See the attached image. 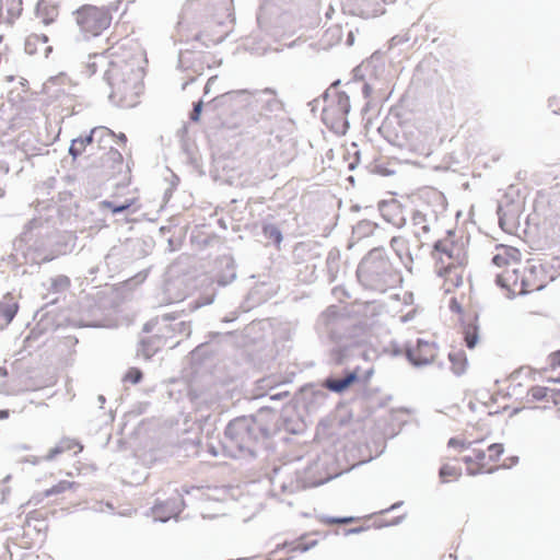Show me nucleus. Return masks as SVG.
Segmentation results:
<instances>
[{
	"label": "nucleus",
	"mask_w": 560,
	"mask_h": 560,
	"mask_svg": "<svg viewBox=\"0 0 560 560\" xmlns=\"http://www.w3.org/2000/svg\"><path fill=\"white\" fill-rule=\"evenodd\" d=\"M319 337L330 345L327 358L330 365H343L349 360L364 357L370 332L366 323L328 306L315 325Z\"/></svg>",
	"instance_id": "f257e3e1"
},
{
	"label": "nucleus",
	"mask_w": 560,
	"mask_h": 560,
	"mask_svg": "<svg viewBox=\"0 0 560 560\" xmlns=\"http://www.w3.org/2000/svg\"><path fill=\"white\" fill-rule=\"evenodd\" d=\"M277 413L260 408L256 413L243 415L228 422L221 441L231 458L255 459L269 450L277 431Z\"/></svg>",
	"instance_id": "f03ea898"
},
{
	"label": "nucleus",
	"mask_w": 560,
	"mask_h": 560,
	"mask_svg": "<svg viewBox=\"0 0 560 560\" xmlns=\"http://www.w3.org/2000/svg\"><path fill=\"white\" fill-rule=\"evenodd\" d=\"M71 238V234H49L44 237L39 233L34 235L32 230L25 231L13 242L14 253L1 259L0 271L7 279L13 280L32 276L40 264L70 252L74 246L69 244Z\"/></svg>",
	"instance_id": "7ed1b4c3"
},
{
	"label": "nucleus",
	"mask_w": 560,
	"mask_h": 560,
	"mask_svg": "<svg viewBox=\"0 0 560 560\" xmlns=\"http://www.w3.org/2000/svg\"><path fill=\"white\" fill-rule=\"evenodd\" d=\"M106 67L104 79L110 88L109 100L121 107L132 106L143 89V71L133 62L109 61L103 54L89 56L84 73L92 77L98 68Z\"/></svg>",
	"instance_id": "20e7f679"
},
{
	"label": "nucleus",
	"mask_w": 560,
	"mask_h": 560,
	"mask_svg": "<svg viewBox=\"0 0 560 560\" xmlns=\"http://www.w3.org/2000/svg\"><path fill=\"white\" fill-rule=\"evenodd\" d=\"M79 34L84 40L98 37L110 26L113 16L108 7L83 4L72 12Z\"/></svg>",
	"instance_id": "39448f33"
},
{
	"label": "nucleus",
	"mask_w": 560,
	"mask_h": 560,
	"mask_svg": "<svg viewBox=\"0 0 560 560\" xmlns=\"http://www.w3.org/2000/svg\"><path fill=\"white\" fill-rule=\"evenodd\" d=\"M353 80L362 81V94L366 98V103L362 108V113L366 114L370 110L372 102L369 100L372 92L382 90L381 80L385 72V62L381 52H374L370 58L362 61L353 69Z\"/></svg>",
	"instance_id": "423d86ee"
},
{
	"label": "nucleus",
	"mask_w": 560,
	"mask_h": 560,
	"mask_svg": "<svg viewBox=\"0 0 560 560\" xmlns=\"http://www.w3.org/2000/svg\"><path fill=\"white\" fill-rule=\"evenodd\" d=\"M140 282H105L96 287L93 294V307L102 314L117 311L121 303L132 298Z\"/></svg>",
	"instance_id": "0eeeda50"
},
{
	"label": "nucleus",
	"mask_w": 560,
	"mask_h": 560,
	"mask_svg": "<svg viewBox=\"0 0 560 560\" xmlns=\"http://www.w3.org/2000/svg\"><path fill=\"white\" fill-rule=\"evenodd\" d=\"M322 112L323 122L336 133H346L349 128L350 97L343 91H335Z\"/></svg>",
	"instance_id": "6e6552de"
},
{
	"label": "nucleus",
	"mask_w": 560,
	"mask_h": 560,
	"mask_svg": "<svg viewBox=\"0 0 560 560\" xmlns=\"http://www.w3.org/2000/svg\"><path fill=\"white\" fill-rule=\"evenodd\" d=\"M392 264L383 247L372 248L360 261L357 268L358 280L370 278L371 280H384L390 277Z\"/></svg>",
	"instance_id": "1a4fd4ad"
},
{
	"label": "nucleus",
	"mask_w": 560,
	"mask_h": 560,
	"mask_svg": "<svg viewBox=\"0 0 560 560\" xmlns=\"http://www.w3.org/2000/svg\"><path fill=\"white\" fill-rule=\"evenodd\" d=\"M195 491L200 492V488L198 486L183 485L180 489H176V497L168 498L165 501L155 500L151 508L154 521L166 523L171 518H177L186 506L184 495Z\"/></svg>",
	"instance_id": "9d476101"
},
{
	"label": "nucleus",
	"mask_w": 560,
	"mask_h": 560,
	"mask_svg": "<svg viewBox=\"0 0 560 560\" xmlns=\"http://www.w3.org/2000/svg\"><path fill=\"white\" fill-rule=\"evenodd\" d=\"M252 116L247 117V125L258 124L271 114L283 110V103L277 98V93L271 88L253 91Z\"/></svg>",
	"instance_id": "9b49d317"
},
{
	"label": "nucleus",
	"mask_w": 560,
	"mask_h": 560,
	"mask_svg": "<svg viewBox=\"0 0 560 560\" xmlns=\"http://www.w3.org/2000/svg\"><path fill=\"white\" fill-rule=\"evenodd\" d=\"M253 91L234 90L222 93L211 100L209 105L213 108H221L224 114H237L244 112L248 117L252 116Z\"/></svg>",
	"instance_id": "f8f14e48"
},
{
	"label": "nucleus",
	"mask_w": 560,
	"mask_h": 560,
	"mask_svg": "<svg viewBox=\"0 0 560 560\" xmlns=\"http://www.w3.org/2000/svg\"><path fill=\"white\" fill-rule=\"evenodd\" d=\"M318 470L319 464L316 463L308 466L303 472H296L294 480H291L289 483L283 481L280 485L282 492L293 493L300 490H305L307 488L318 487L336 477V474L328 472L315 476Z\"/></svg>",
	"instance_id": "ddd939ff"
},
{
	"label": "nucleus",
	"mask_w": 560,
	"mask_h": 560,
	"mask_svg": "<svg viewBox=\"0 0 560 560\" xmlns=\"http://www.w3.org/2000/svg\"><path fill=\"white\" fill-rule=\"evenodd\" d=\"M435 342H430L422 338H418L415 343H405L404 354L411 365L421 368L429 365L433 361L435 355Z\"/></svg>",
	"instance_id": "4468645a"
},
{
	"label": "nucleus",
	"mask_w": 560,
	"mask_h": 560,
	"mask_svg": "<svg viewBox=\"0 0 560 560\" xmlns=\"http://www.w3.org/2000/svg\"><path fill=\"white\" fill-rule=\"evenodd\" d=\"M332 295L339 302L350 301L353 304H369L373 302L368 296L365 282H343L331 289Z\"/></svg>",
	"instance_id": "2eb2a0df"
},
{
	"label": "nucleus",
	"mask_w": 560,
	"mask_h": 560,
	"mask_svg": "<svg viewBox=\"0 0 560 560\" xmlns=\"http://www.w3.org/2000/svg\"><path fill=\"white\" fill-rule=\"evenodd\" d=\"M275 284L276 282H255L240 305L242 311L249 312L272 298L278 290Z\"/></svg>",
	"instance_id": "dca6fc26"
},
{
	"label": "nucleus",
	"mask_w": 560,
	"mask_h": 560,
	"mask_svg": "<svg viewBox=\"0 0 560 560\" xmlns=\"http://www.w3.org/2000/svg\"><path fill=\"white\" fill-rule=\"evenodd\" d=\"M360 368L345 369L341 374L331 373L324 378V387L335 394H343L352 385L361 382Z\"/></svg>",
	"instance_id": "f3484780"
},
{
	"label": "nucleus",
	"mask_w": 560,
	"mask_h": 560,
	"mask_svg": "<svg viewBox=\"0 0 560 560\" xmlns=\"http://www.w3.org/2000/svg\"><path fill=\"white\" fill-rule=\"evenodd\" d=\"M58 301H59L58 296L50 299L44 305V307H42L36 313L35 317H37V315L39 313H42V315H40V318L37 320L35 327L31 330V332L24 340V342L27 343L28 347H32V342L38 340L39 337H42L43 335H45L47 332H54L56 330L57 326L55 325L54 317L50 315L49 312H44V310L50 304L58 303Z\"/></svg>",
	"instance_id": "a211bd4d"
},
{
	"label": "nucleus",
	"mask_w": 560,
	"mask_h": 560,
	"mask_svg": "<svg viewBox=\"0 0 560 560\" xmlns=\"http://www.w3.org/2000/svg\"><path fill=\"white\" fill-rule=\"evenodd\" d=\"M185 311L182 310V311H175L172 313H166V314L161 315V318L163 322V327H160L159 330L161 331V334L163 336L179 335V336L187 338L191 335L190 322H187V320L176 322L177 319H179L182 317V314Z\"/></svg>",
	"instance_id": "6ab92c4d"
},
{
	"label": "nucleus",
	"mask_w": 560,
	"mask_h": 560,
	"mask_svg": "<svg viewBox=\"0 0 560 560\" xmlns=\"http://www.w3.org/2000/svg\"><path fill=\"white\" fill-rule=\"evenodd\" d=\"M454 242L438 240L433 244V257L436 260V273L443 277L454 262Z\"/></svg>",
	"instance_id": "aec40b11"
},
{
	"label": "nucleus",
	"mask_w": 560,
	"mask_h": 560,
	"mask_svg": "<svg viewBox=\"0 0 560 560\" xmlns=\"http://www.w3.org/2000/svg\"><path fill=\"white\" fill-rule=\"evenodd\" d=\"M326 389L327 388L324 387V382L320 387L314 384H308L303 387L301 393L302 400L310 411L315 410L325 402L327 398Z\"/></svg>",
	"instance_id": "412c9836"
},
{
	"label": "nucleus",
	"mask_w": 560,
	"mask_h": 560,
	"mask_svg": "<svg viewBox=\"0 0 560 560\" xmlns=\"http://www.w3.org/2000/svg\"><path fill=\"white\" fill-rule=\"evenodd\" d=\"M184 283L185 282H163L162 292L159 296L160 304L183 302L187 296Z\"/></svg>",
	"instance_id": "4be33fe9"
},
{
	"label": "nucleus",
	"mask_w": 560,
	"mask_h": 560,
	"mask_svg": "<svg viewBox=\"0 0 560 560\" xmlns=\"http://www.w3.org/2000/svg\"><path fill=\"white\" fill-rule=\"evenodd\" d=\"M19 310V303L11 292H7L0 301V318L2 327H7L15 317Z\"/></svg>",
	"instance_id": "5701e85b"
},
{
	"label": "nucleus",
	"mask_w": 560,
	"mask_h": 560,
	"mask_svg": "<svg viewBox=\"0 0 560 560\" xmlns=\"http://www.w3.org/2000/svg\"><path fill=\"white\" fill-rule=\"evenodd\" d=\"M220 336V332H210V340L201 342L190 352L191 361L194 363L201 364L207 358L214 354L217 349L212 346L211 341Z\"/></svg>",
	"instance_id": "b1692460"
},
{
	"label": "nucleus",
	"mask_w": 560,
	"mask_h": 560,
	"mask_svg": "<svg viewBox=\"0 0 560 560\" xmlns=\"http://www.w3.org/2000/svg\"><path fill=\"white\" fill-rule=\"evenodd\" d=\"M478 317V314H474L470 323L462 320L464 341L468 349H474L479 342Z\"/></svg>",
	"instance_id": "393cba45"
},
{
	"label": "nucleus",
	"mask_w": 560,
	"mask_h": 560,
	"mask_svg": "<svg viewBox=\"0 0 560 560\" xmlns=\"http://www.w3.org/2000/svg\"><path fill=\"white\" fill-rule=\"evenodd\" d=\"M452 372L456 376H462L466 373L468 366V359L466 352L462 349L448 353Z\"/></svg>",
	"instance_id": "a878e982"
},
{
	"label": "nucleus",
	"mask_w": 560,
	"mask_h": 560,
	"mask_svg": "<svg viewBox=\"0 0 560 560\" xmlns=\"http://www.w3.org/2000/svg\"><path fill=\"white\" fill-rule=\"evenodd\" d=\"M124 163L122 154L115 148L110 147L109 150L102 156V165L112 168L110 175L119 173Z\"/></svg>",
	"instance_id": "bb28decb"
},
{
	"label": "nucleus",
	"mask_w": 560,
	"mask_h": 560,
	"mask_svg": "<svg viewBox=\"0 0 560 560\" xmlns=\"http://www.w3.org/2000/svg\"><path fill=\"white\" fill-rule=\"evenodd\" d=\"M538 268L546 275V277L548 278L547 280H557V278L560 276V259L557 258L553 259L552 262H542L539 264L538 266L532 265L528 267V270L530 271V273H534L535 277H538Z\"/></svg>",
	"instance_id": "cd10ccee"
},
{
	"label": "nucleus",
	"mask_w": 560,
	"mask_h": 560,
	"mask_svg": "<svg viewBox=\"0 0 560 560\" xmlns=\"http://www.w3.org/2000/svg\"><path fill=\"white\" fill-rule=\"evenodd\" d=\"M215 295V290L211 287H207L206 290L201 292L197 299L189 302V311L194 312L202 306L212 304Z\"/></svg>",
	"instance_id": "c85d7f7f"
},
{
	"label": "nucleus",
	"mask_w": 560,
	"mask_h": 560,
	"mask_svg": "<svg viewBox=\"0 0 560 560\" xmlns=\"http://www.w3.org/2000/svg\"><path fill=\"white\" fill-rule=\"evenodd\" d=\"M136 202L135 198L125 199L122 202L112 200H103L100 202L101 208L108 209L113 214L124 213L129 210Z\"/></svg>",
	"instance_id": "c756f323"
},
{
	"label": "nucleus",
	"mask_w": 560,
	"mask_h": 560,
	"mask_svg": "<svg viewBox=\"0 0 560 560\" xmlns=\"http://www.w3.org/2000/svg\"><path fill=\"white\" fill-rule=\"evenodd\" d=\"M261 233L269 243L276 246H279L283 240L281 230L273 223H264Z\"/></svg>",
	"instance_id": "7c9ffc66"
},
{
	"label": "nucleus",
	"mask_w": 560,
	"mask_h": 560,
	"mask_svg": "<svg viewBox=\"0 0 560 560\" xmlns=\"http://www.w3.org/2000/svg\"><path fill=\"white\" fill-rule=\"evenodd\" d=\"M376 228V223L370 220H361L353 226V234H355L359 238L366 237L371 235Z\"/></svg>",
	"instance_id": "2f4dec72"
},
{
	"label": "nucleus",
	"mask_w": 560,
	"mask_h": 560,
	"mask_svg": "<svg viewBox=\"0 0 560 560\" xmlns=\"http://www.w3.org/2000/svg\"><path fill=\"white\" fill-rule=\"evenodd\" d=\"M158 347L153 345V340L151 338L141 339L138 346L137 354L143 357L145 360H149L156 352Z\"/></svg>",
	"instance_id": "473e14b6"
},
{
	"label": "nucleus",
	"mask_w": 560,
	"mask_h": 560,
	"mask_svg": "<svg viewBox=\"0 0 560 560\" xmlns=\"http://www.w3.org/2000/svg\"><path fill=\"white\" fill-rule=\"evenodd\" d=\"M472 453H474L475 463H477L479 465V468L474 469V468L467 467L466 471H467V475H469V476H476V475L485 472L486 452L483 450L474 448Z\"/></svg>",
	"instance_id": "72a5a7b5"
},
{
	"label": "nucleus",
	"mask_w": 560,
	"mask_h": 560,
	"mask_svg": "<svg viewBox=\"0 0 560 560\" xmlns=\"http://www.w3.org/2000/svg\"><path fill=\"white\" fill-rule=\"evenodd\" d=\"M75 486H77V483L73 482V481L61 480L57 485H55L51 488L45 490L40 495L44 497V498L57 495L59 493L65 492L68 489H71V488L75 487Z\"/></svg>",
	"instance_id": "f704fd0d"
},
{
	"label": "nucleus",
	"mask_w": 560,
	"mask_h": 560,
	"mask_svg": "<svg viewBox=\"0 0 560 560\" xmlns=\"http://www.w3.org/2000/svg\"><path fill=\"white\" fill-rule=\"evenodd\" d=\"M195 45H191V48H182L178 55V67L180 68H189L191 67V57L195 54Z\"/></svg>",
	"instance_id": "c9c22d12"
},
{
	"label": "nucleus",
	"mask_w": 560,
	"mask_h": 560,
	"mask_svg": "<svg viewBox=\"0 0 560 560\" xmlns=\"http://www.w3.org/2000/svg\"><path fill=\"white\" fill-rule=\"evenodd\" d=\"M548 392V387L535 385L527 390V396H530L533 401H542L547 398Z\"/></svg>",
	"instance_id": "e433bc0d"
},
{
	"label": "nucleus",
	"mask_w": 560,
	"mask_h": 560,
	"mask_svg": "<svg viewBox=\"0 0 560 560\" xmlns=\"http://www.w3.org/2000/svg\"><path fill=\"white\" fill-rule=\"evenodd\" d=\"M462 474L460 468L444 464L439 470V476L443 482H446L447 477H459Z\"/></svg>",
	"instance_id": "4c0bfd02"
},
{
	"label": "nucleus",
	"mask_w": 560,
	"mask_h": 560,
	"mask_svg": "<svg viewBox=\"0 0 560 560\" xmlns=\"http://www.w3.org/2000/svg\"><path fill=\"white\" fill-rule=\"evenodd\" d=\"M143 378V372L139 368H130L125 373L122 381L130 384H139Z\"/></svg>",
	"instance_id": "58836bf2"
},
{
	"label": "nucleus",
	"mask_w": 560,
	"mask_h": 560,
	"mask_svg": "<svg viewBox=\"0 0 560 560\" xmlns=\"http://www.w3.org/2000/svg\"><path fill=\"white\" fill-rule=\"evenodd\" d=\"M42 45L38 42L37 36L28 35L25 39L24 49L28 55H36L40 52Z\"/></svg>",
	"instance_id": "ea45409f"
},
{
	"label": "nucleus",
	"mask_w": 560,
	"mask_h": 560,
	"mask_svg": "<svg viewBox=\"0 0 560 560\" xmlns=\"http://www.w3.org/2000/svg\"><path fill=\"white\" fill-rule=\"evenodd\" d=\"M37 14L42 19V22L45 25H50L51 23L55 22L57 15H58V11L56 8H50V9L45 8L43 11L38 8Z\"/></svg>",
	"instance_id": "a19ab883"
},
{
	"label": "nucleus",
	"mask_w": 560,
	"mask_h": 560,
	"mask_svg": "<svg viewBox=\"0 0 560 560\" xmlns=\"http://www.w3.org/2000/svg\"><path fill=\"white\" fill-rule=\"evenodd\" d=\"M85 147L82 144V140L79 138L72 139L69 147V155L75 161L84 151Z\"/></svg>",
	"instance_id": "79ce46f5"
},
{
	"label": "nucleus",
	"mask_w": 560,
	"mask_h": 560,
	"mask_svg": "<svg viewBox=\"0 0 560 560\" xmlns=\"http://www.w3.org/2000/svg\"><path fill=\"white\" fill-rule=\"evenodd\" d=\"M97 128H102L105 132H97V135L94 137V142H97L100 147L105 148L107 140H110L115 137V132L104 126H98Z\"/></svg>",
	"instance_id": "37998d69"
},
{
	"label": "nucleus",
	"mask_w": 560,
	"mask_h": 560,
	"mask_svg": "<svg viewBox=\"0 0 560 560\" xmlns=\"http://www.w3.org/2000/svg\"><path fill=\"white\" fill-rule=\"evenodd\" d=\"M489 452V460L497 462L504 452V446L502 443H492L488 446Z\"/></svg>",
	"instance_id": "c03bdc74"
},
{
	"label": "nucleus",
	"mask_w": 560,
	"mask_h": 560,
	"mask_svg": "<svg viewBox=\"0 0 560 560\" xmlns=\"http://www.w3.org/2000/svg\"><path fill=\"white\" fill-rule=\"evenodd\" d=\"M513 283V287H517L518 285V294L520 295H526L529 291H533V290H536V291H541L546 288V284L542 283L536 288H532V283L533 282H512Z\"/></svg>",
	"instance_id": "a18cd8bd"
},
{
	"label": "nucleus",
	"mask_w": 560,
	"mask_h": 560,
	"mask_svg": "<svg viewBox=\"0 0 560 560\" xmlns=\"http://www.w3.org/2000/svg\"><path fill=\"white\" fill-rule=\"evenodd\" d=\"M202 108H203V102L201 100H199L198 102H195L192 104V109L189 113V119L192 122H198L200 120Z\"/></svg>",
	"instance_id": "49530a36"
},
{
	"label": "nucleus",
	"mask_w": 560,
	"mask_h": 560,
	"mask_svg": "<svg viewBox=\"0 0 560 560\" xmlns=\"http://www.w3.org/2000/svg\"><path fill=\"white\" fill-rule=\"evenodd\" d=\"M427 221V218H425V214L422 213L421 211L419 210H416L412 214V223L413 225H419V224H423L421 226V230L422 232L427 233L429 232L430 228L428 224H424V222Z\"/></svg>",
	"instance_id": "de8ad7c7"
},
{
	"label": "nucleus",
	"mask_w": 560,
	"mask_h": 560,
	"mask_svg": "<svg viewBox=\"0 0 560 560\" xmlns=\"http://www.w3.org/2000/svg\"><path fill=\"white\" fill-rule=\"evenodd\" d=\"M32 36H37L39 44L42 45V50L44 57L47 58L49 54L52 51V47L48 46L49 37L46 34H31Z\"/></svg>",
	"instance_id": "09e8293b"
},
{
	"label": "nucleus",
	"mask_w": 560,
	"mask_h": 560,
	"mask_svg": "<svg viewBox=\"0 0 560 560\" xmlns=\"http://www.w3.org/2000/svg\"><path fill=\"white\" fill-rule=\"evenodd\" d=\"M483 440H476L474 443H481ZM472 442H465L462 440H458L457 438H451L447 442V445L450 447H459L460 450H467L470 447Z\"/></svg>",
	"instance_id": "8fccbe9b"
},
{
	"label": "nucleus",
	"mask_w": 560,
	"mask_h": 560,
	"mask_svg": "<svg viewBox=\"0 0 560 560\" xmlns=\"http://www.w3.org/2000/svg\"><path fill=\"white\" fill-rule=\"evenodd\" d=\"M97 132H105L102 128H92L89 133L85 136L78 137L82 140V144L86 148L88 145L94 143V137Z\"/></svg>",
	"instance_id": "3c124183"
},
{
	"label": "nucleus",
	"mask_w": 560,
	"mask_h": 560,
	"mask_svg": "<svg viewBox=\"0 0 560 560\" xmlns=\"http://www.w3.org/2000/svg\"><path fill=\"white\" fill-rule=\"evenodd\" d=\"M409 33L397 34L390 38V48L401 46L410 40Z\"/></svg>",
	"instance_id": "603ef678"
},
{
	"label": "nucleus",
	"mask_w": 560,
	"mask_h": 560,
	"mask_svg": "<svg viewBox=\"0 0 560 560\" xmlns=\"http://www.w3.org/2000/svg\"><path fill=\"white\" fill-rule=\"evenodd\" d=\"M210 1L211 2L209 3V5L213 10H225V11H229L230 7L233 3V0H210Z\"/></svg>",
	"instance_id": "864d4df0"
},
{
	"label": "nucleus",
	"mask_w": 560,
	"mask_h": 560,
	"mask_svg": "<svg viewBox=\"0 0 560 560\" xmlns=\"http://www.w3.org/2000/svg\"><path fill=\"white\" fill-rule=\"evenodd\" d=\"M65 452V447H63V444H57L56 446H54L52 448L49 450V452L47 453V455H45L43 457L44 460H52L55 459L58 455L62 454Z\"/></svg>",
	"instance_id": "5fc2aeb1"
},
{
	"label": "nucleus",
	"mask_w": 560,
	"mask_h": 560,
	"mask_svg": "<svg viewBox=\"0 0 560 560\" xmlns=\"http://www.w3.org/2000/svg\"><path fill=\"white\" fill-rule=\"evenodd\" d=\"M70 285V282H50V287L48 289L49 293L57 294L66 291Z\"/></svg>",
	"instance_id": "6e6d98bb"
},
{
	"label": "nucleus",
	"mask_w": 560,
	"mask_h": 560,
	"mask_svg": "<svg viewBox=\"0 0 560 560\" xmlns=\"http://www.w3.org/2000/svg\"><path fill=\"white\" fill-rule=\"evenodd\" d=\"M159 324H163L162 322V318L161 316H156L154 318H151L150 320H148L144 325H143V328H142V331L143 332H152L153 329L159 325Z\"/></svg>",
	"instance_id": "4d7b16f0"
},
{
	"label": "nucleus",
	"mask_w": 560,
	"mask_h": 560,
	"mask_svg": "<svg viewBox=\"0 0 560 560\" xmlns=\"http://www.w3.org/2000/svg\"><path fill=\"white\" fill-rule=\"evenodd\" d=\"M500 288L501 290L505 293V296L510 300L514 299L515 298V291H514V288H512V285L510 284V282H505V281H502V282H495Z\"/></svg>",
	"instance_id": "13d9d810"
},
{
	"label": "nucleus",
	"mask_w": 560,
	"mask_h": 560,
	"mask_svg": "<svg viewBox=\"0 0 560 560\" xmlns=\"http://www.w3.org/2000/svg\"><path fill=\"white\" fill-rule=\"evenodd\" d=\"M389 207H397V202L396 201L388 202L385 200L378 202V210H380L382 217L387 221H389V219L387 218L386 209Z\"/></svg>",
	"instance_id": "bf43d9fd"
},
{
	"label": "nucleus",
	"mask_w": 560,
	"mask_h": 560,
	"mask_svg": "<svg viewBox=\"0 0 560 560\" xmlns=\"http://www.w3.org/2000/svg\"><path fill=\"white\" fill-rule=\"evenodd\" d=\"M448 307H450L451 312L456 313V314H462L464 311L462 304L458 302V300L455 296H452L450 299Z\"/></svg>",
	"instance_id": "052dcab7"
},
{
	"label": "nucleus",
	"mask_w": 560,
	"mask_h": 560,
	"mask_svg": "<svg viewBox=\"0 0 560 560\" xmlns=\"http://www.w3.org/2000/svg\"><path fill=\"white\" fill-rule=\"evenodd\" d=\"M316 544H317V540H312L310 542H299L294 547V550H299L300 552H305V551L310 550L311 548H313L314 546H316Z\"/></svg>",
	"instance_id": "680f3d73"
},
{
	"label": "nucleus",
	"mask_w": 560,
	"mask_h": 560,
	"mask_svg": "<svg viewBox=\"0 0 560 560\" xmlns=\"http://www.w3.org/2000/svg\"><path fill=\"white\" fill-rule=\"evenodd\" d=\"M492 265L502 267L508 264V258L502 254H495L491 259Z\"/></svg>",
	"instance_id": "e2e57ef3"
},
{
	"label": "nucleus",
	"mask_w": 560,
	"mask_h": 560,
	"mask_svg": "<svg viewBox=\"0 0 560 560\" xmlns=\"http://www.w3.org/2000/svg\"><path fill=\"white\" fill-rule=\"evenodd\" d=\"M340 84V80H336L334 81L330 86L323 93L322 97L324 98L325 102H328V98L330 97L331 95V91L334 90V92L336 91L335 89L337 86H339Z\"/></svg>",
	"instance_id": "0e129e2a"
},
{
	"label": "nucleus",
	"mask_w": 560,
	"mask_h": 560,
	"mask_svg": "<svg viewBox=\"0 0 560 560\" xmlns=\"http://www.w3.org/2000/svg\"><path fill=\"white\" fill-rule=\"evenodd\" d=\"M59 444H63L65 452H66V451H69V450H72V448H73L74 446H77V445L81 447V445H80L77 441H74V440H70V439H62V440L59 442Z\"/></svg>",
	"instance_id": "69168bd1"
},
{
	"label": "nucleus",
	"mask_w": 560,
	"mask_h": 560,
	"mask_svg": "<svg viewBox=\"0 0 560 560\" xmlns=\"http://www.w3.org/2000/svg\"><path fill=\"white\" fill-rule=\"evenodd\" d=\"M550 361L553 369L560 366V350H557L550 354Z\"/></svg>",
	"instance_id": "338daca9"
},
{
	"label": "nucleus",
	"mask_w": 560,
	"mask_h": 560,
	"mask_svg": "<svg viewBox=\"0 0 560 560\" xmlns=\"http://www.w3.org/2000/svg\"><path fill=\"white\" fill-rule=\"evenodd\" d=\"M373 373H374V370L372 368L364 371V374L361 376V382L363 384L368 383L369 380L372 377Z\"/></svg>",
	"instance_id": "774afa93"
}]
</instances>
